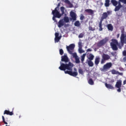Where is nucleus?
I'll return each instance as SVG.
<instances>
[{"instance_id":"f257e3e1","label":"nucleus","mask_w":126,"mask_h":126,"mask_svg":"<svg viewBox=\"0 0 126 126\" xmlns=\"http://www.w3.org/2000/svg\"><path fill=\"white\" fill-rule=\"evenodd\" d=\"M60 66H59V68L60 70H63L64 71V73L65 74H69L71 76H73L75 77V76H77L78 75V73L76 71L73 72L72 67H73V64L71 62H69L68 63H63L62 62L60 63Z\"/></svg>"},{"instance_id":"f03ea898","label":"nucleus","mask_w":126,"mask_h":126,"mask_svg":"<svg viewBox=\"0 0 126 126\" xmlns=\"http://www.w3.org/2000/svg\"><path fill=\"white\" fill-rule=\"evenodd\" d=\"M110 43V46L113 51H118L119 49H121L124 47V44H120L118 40L112 38ZM119 47V48H118Z\"/></svg>"},{"instance_id":"7ed1b4c3","label":"nucleus","mask_w":126,"mask_h":126,"mask_svg":"<svg viewBox=\"0 0 126 126\" xmlns=\"http://www.w3.org/2000/svg\"><path fill=\"white\" fill-rule=\"evenodd\" d=\"M60 6V4H58L57 7H56L54 10H52V14L53 17L52 19L55 22H58V21L56 20V18H61L62 17V14L60 13V12L58 10L59 9V7Z\"/></svg>"},{"instance_id":"20e7f679","label":"nucleus","mask_w":126,"mask_h":126,"mask_svg":"<svg viewBox=\"0 0 126 126\" xmlns=\"http://www.w3.org/2000/svg\"><path fill=\"white\" fill-rule=\"evenodd\" d=\"M120 42L121 44H126V32L125 31V28L121 30V35L120 36Z\"/></svg>"},{"instance_id":"39448f33","label":"nucleus","mask_w":126,"mask_h":126,"mask_svg":"<svg viewBox=\"0 0 126 126\" xmlns=\"http://www.w3.org/2000/svg\"><path fill=\"white\" fill-rule=\"evenodd\" d=\"M111 3H112V4H113V5H114V6H115L114 11L116 12L119 11V10H120L121 9V8H122V7H123V6H119L118 5V1L116 0H111Z\"/></svg>"},{"instance_id":"423d86ee","label":"nucleus","mask_w":126,"mask_h":126,"mask_svg":"<svg viewBox=\"0 0 126 126\" xmlns=\"http://www.w3.org/2000/svg\"><path fill=\"white\" fill-rule=\"evenodd\" d=\"M74 48H75V45H74V44H71L68 46H66L67 51L70 54L73 53Z\"/></svg>"},{"instance_id":"0eeeda50","label":"nucleus","mask_w":126,"mask_h":126,"mask_svg":"<svg viewBox=\"0 0 126 126\" xmlns=\"http://www.w3.org/2000/svg\"><path fill=\"white\" fill-rule=\"evenodd\" d=\"M111 59V57L108 54H103L102 55V59L101 61V63H104L106 61H108Z\"/></svg>"},{"instance_id":"6e6552de","label":"nucleus","mask_w":126,"mask_h":126,"mask_svg":"<svg viewBox=\"0 0 126 126\" xmlns=\"http://www.w3.org/2000/svg\"><path fill=\"white\" fill-rule=\"evenodd\" d=\"M112 14V11H107V12H104L102 14V16L101 18L100 21H103L104 19H107L108 15Z\"/></svg>"},{"instance_id":"1a4fd4ad","label":"nucleus","mask_w":126,"mask_h":126,"mask_svg":"<svg viewBox=\"0 0 126 126\" xmlns=\"http://www.w3.org/2000/svg\"><path fill=\"white\" fill-rule=\"evenodd\" d=\"M111 67H112V63H107L103 65L101 71H107V69H109Z\"/></svg>"},{"instance_id":"9d476101","label":"nucleus","mask_w":126,"mask_h":126,"mask_svg":"<svg viewBox=\"0 0 126 126\" xmlns=\"http://www.w3.org/2000/svg\"><path fill=\"white\" fill-rule=\"evenodd\" d=\"M70 16L71 17V18H70V20H73V21H75L76 20L77 15L74 12L71 11L70 12Z\"/></svg>"},{"instance_id":"9b49d317","label":"nucleus","mask_w":126,"mask_h":126,"mask_svg":"<svg viewBox=\"0 0 126 126\" xmlns=\"http://www.w3.org/2000/svg\"><path fill=\"white\" fill-rule=\"evenodd\" d=\"M61 61L62 62H64V63H68L69 62V59L68 57H67V55H64L61 57Z\"/></svg>"},{"instance_id":"f8f14e48","label":"nucleus","mask_w":126,"mask_h":126,"mask_svg":"<svg viewBox=\"0 0 126 126\" xmlns=\"http://www.w3.org/2000/svg\"><path fill=\"white\" fill-rule=\"evenodd\" d=\"M106 43H107V40L106 39H102L97 43V46L98 47H102V46H104Z\"/></svg>"},{"instance_id":"ddd939ff","label":"nucleus","mask_w":126,"mask_h":126,"mask_svg":"<svg viewBox=\"0 0 126 126\" xmlns=\"http://www.w3.org/2000/svg\"><path fill=\"white\" fill-rule=\"evenodd\" d=\"M64 25V22H63V19L60 20L59 22L58 27L61 28V27H63Z\"/></svg>"},{"instance_id":"4468645a","label":"nucleus","mask_w":126,"mask_h":126,"mask_svg":"<svg viewBox=\"0 0 126 126\" xmlns=\"http://www.w3.org/2000/svg\"><path fill=\"white\" fill-rule=\"evenodd\" d=\"M105 87H106V88H107L108 89H115L114 87L110 84H107V83H105Z\"/></svg>"},{"instance_id":"2eb2a0df","label":"nucleus","mask_w":126,"mask_h":126,"mask_svg":"<svg viewBox=\"0 0 126 126\" xmlns=\"http://www.w3.org/2000/svg\"><path fill=\"white\" fill-rule=\"evenodd\" d=\"M3 115H9V116H12L13 115V112H10L7 110H5L4 111Z\"/></svg>"},{"instance_id":"dca6fc26","label":"nucleus","mask_w":126,"mask_h":126,"mask_svg":"<svg viewBox=\"0 0 126 126\" xmlns=\"http://www.w3.org/2000/svg\"><path fill=\"white\" fill-rule=\"evenodd\" d=\"M86 12H87V13H89V14H94V11H93L91 9H87L85 10Z\"/></svg>"},{"instance_id":"f3484780","label":"nucleus","mask_w":126,"mask_h":126,"mask_svg":"<svg viewBox=\"0 0 126 126\" xmlns=\"http://www.w3.org/2000/svg\"><path fill=\"white\" fill-rule=\"evenodd\" d=\"M115 86L116 88H121L122 87V81L117 82Z\"/></svg>"},{"instance_id":"a211bd4d","label":"nucleus","mask_w":126,"mask_h":126,"mask_svg":"<svg viewBox=\"0 0 126 126\" xmlns=\"http://www.w3.org/2000/svg\"><path fill=\"white\" fill-rule=\"evenodd\" d=\"M100 63V57H96L95 61H94V63L96 64V65H98L99 64V63Z\"/></svg>"},{"instance_id":"6ab92c4d","label":"nucleus","mask_w":126,"mask_h":126,"mask_svg":"<svg viewBox=\"0 0 126 126\" xmlns=\"http://www.w3.org/2000/svg\"><path fill=\"white\" fill-rule=\"evenodd\" d=\"M103 22L102 21H100L99 23V31H103V26L102 25V23Z\"/></svg>"},{"instance_id":"aec40b11","label":"nucleus","mask_w":126,"mask_h":126,"mask_svg":"<svg viewBox=\"0 0 126 126\" xmlns=\"http://www.w3.org/2000/svg\"><path fill=\"white\" fill-rule=\"evenodd\" d=\"M104 5L106 7H109L110 6V0H106Z\"/></svg>"},{"instance_id":"412c9836","label":"nucleus","mask_w":126,"mask_h":126,"mask_svg":"<svg viewBox=\"0 0 126 126\" xmlns=\"http://www.w3.org/2000/svg\"><path fill=\"white\" fill-rule=\"evenodd\" d=\"M62 36H57L55 38V42L59 43L60 42V40L61 39Z\"/></svg>"},{"instance_id":"4be33fe9","label":"nucleus","mask_w":126,"mask_h":126,"mask_svg":"<svg viewBox=\"0 0 126 126\" xmlns=\"http://www.w3.org/2000/svg\"><path fill=\"white\" fill-rule=\"evenodd\" d=\"M88 64L89 66L92 67V66H93V65H94V63H93V62H92V61L89 60L88 61Z\"/></svg>"},{"instance_id":"5701e85b","label":"nucleus","mask_w":126,"mask_h":126,"mask_svg":"<svg viewBox=\"0 0 126 126\" xmlns=\"http://www.w3.org/2000/svg\"><path fill=\"white\" fill-rule=\"evenodd\" d=\"M63 21H64V22H65V23H68V22H69V19L68 18V17H64Z\"/></svg>"},{"instance_id":"b1692460","label":"nucleus","mask_w":126,"mask_h":126,"mask_svg":"<svg viewBox=\"0 0 126 126\" xmlns=\"http://www.w3.org/2000/svg\"><path fill=\"white\" fill-rule=\"evenodd\" d=\"M107 28L108 29V30H109L110 31H113V26L112 25V24H109L107 25Z\"/></svg>"},{"instance_id":"393cba45","label":"nucleus","mask_w":126,"mask_h":126,"mask_svg":"<svg viewBox=\"0 0 126 126\" xmlns=\"http://www.w3.org/2000/svg\"><path fill=\"white\" fill-rule=\"evenodd\" d=\"M88 83L90 84V85H94V81L91 78L89 79L88 80Z\"/></svg>"},{"instance_id":"a878e982","label":"nucleus","mask_w":126,"mask_h":126,"mask_svg":"<svg viewBox=\"0 0 126 126\" xmlns=\"http://www.w3.org/2000/svg\"><path fill=\"white\" fill-rule=\"evenodd\" d=\"M89 60L90 61H93V60H94V55H93L92 54H89Z\"/></svg>"},{"instance_id":"bb28decb","label":"nucleus","mask_w":126,"mask_h":126,"mask_svg":"<svg viewBox=\"0 0 126 126\" xmlns=\"http://www.w3.org/2000/svg\"><path fill=\"white\" fill-rule=\"evenodd\" d=\"M74 25H75V26H76V27H79V26H80V22H79V21H76L74 23Z\"/></svg>"},{"instance_id":"cd10ccee","label":"nucleus","mask_w":126,"mask_h":126,"mask_svg":"<svg viewBox=\"0 0 126 126\" xmlns=\"http://www.w3.org/2000/svg\"><path fill=\"white\" fill-rule=\"evenodd\" d=\"M78 72L79 73V74H81L82 75H83V70H82V69H81V68H79L78 69Z\"/></svg>"},{"instance_id":"c85d7f7f","label":"nucleus","mask_w":126,"mask_h":126,"mask_svg":"<svg viewBox=\"0 0 126 126\" xmlns=\"http://www.w3.org/2000/svg\"><path fill=\"white\" fill-rule=\"evenodd\" d=\"M111 73L112 74H118V71L115 69H112L111 70Z\"/></svg>"},{"instance_id":"c756f323","label":"nucleus","mask_w":126,"mask_h":126,"mask_svg":"<svg viewBox=\"0 0 126 126\" xmlns=\"http://www.w3.org/2000/svg\"><path fill=\"white\" fill-rule=\"evenodd\" d=\"M71 55H72L73 58H74L75 59L76 58H77V57H78V56H77V54H76V53H73L72 52V54H71Z\"/></svg>"},{"instance_id":"7c9ffc66","label":"nucleus","mask_w":126,"mask_h":126,"mask_svg":"<svg viewBox=\"0 0 126 126\" xmlns=\"http://www.w3.org/2000/svg\"><path fill=\"white\" fill-rule=\"evenodd\" d=\"M75 60L76 63H80V60H79V58H78V57L75 58Z\"/></svg>"},{"instance_id":"2f4dec72","label":"nucleus","mask_w":126,"mask_h":126,"mask_svg":"<svg viewBox=\"0 0 126 126\" xmlns=\"http://www.w3.org/2000/svg\"><path fill=\"white\" fill-rule=\"evenodd\" d=\"M89 30L90 31H95V28H93L92 26L89 27Z\"/></svg>"},{"instance_id":"473e14b6","label":"nucleus","mask_w":126,"mask_h":126,"mask_svg":"<svg viewBox=\"0 0 126 126\" xmlns=\"http://www.w3.org/2000/svg\"><path fill=\"white\" fill-rule=\"evenodd\" d=\"M2 122L5 124V125H7V122H5V119H4V116H2Z\"/></svg>"},{"instance_id":"72a5a7b5","label":"nucleus","mask_w":126,"mask_h":126,"mask_svg":"<svg viewBox=\"0 0 126 126\" xmlns=\"http://www.w3.org/2000/svg\"><path fill=\"white\" fill-rule=\"evenodd\" d=\"M84 36V33H81L79 34L78 36V38H83Z\"/></svg>"},{"instance_id":"f704fd0d","label":"nucleus","mask_w":126,"mask_h":126,"mask_svg":"<svg viewBox=\"0 0 126 126\" xmlns=\"http://www.w3.org/2000/svg\"><path fill=\"white\" fill-rule=\"evenodd\" d=\"M61 10L63 13V14L64 13V7H61Z\"/></svg>"},{"instance_id":"c9c22d12","label":"nucleus","mask_w":126,"mask_h":126,"mask_svg":"<svg viewBox=\"0 0 126 126\" xmlns=\"http://www.w3.org/2000/svg\"><path fill=\"white\" fill-rule=\"evenodd\" d=\"M86 55V54H83L82 56V58H81V62H84V59H85V56Z\"/></svg>"},{"instance_id":"e433bc0d","label":"nucleus","mask_w":126,"mask_h":126,"mask_svg":"<svg viewBox=\"0 0 126 126\" xmlns=\"http://www.w3.org/2000/svg\"><path fill=\"white\" fill-rule=\"evenodd\" d=\"M60 54L61 56H63V49H60Z\"/></svg>"},{"instance_id":"4c0bfd02","label":"nucleus","mask_w":126,"mask_h":126,"mask_svg":"<svg viewBox=\"0 0 126 126\" xmlns=\"http://www.w3.org/2000/svg\"><path fill=\"white\" fill-rule=\"evenodd\" d=\"M85 18V17L83 15H81L80 18V20H83Z\"/></svg>"},{"instance_id":"58836bf2","label":"nucleus","mask_w":126,"mask_h":126,"mask_svg":"<svg viewBox=\"0 0 126 126\" xmlns=\"http://www.w3.org/2000/svg\"><path fill=\"white\" fill-rule=\"evenodd\" d=\"M78 45H79V48L80 49H81V48H82V43L80 42L78 43Z\"/></svg>"},{"instance_id":"ea45409f","label":"nucleus","mask_w":126,"mask_h":126,"mask_svg":"<svg viewBox=\"0 0 126 126\" xmlns=\"http://www.w3.org/2000/svg\"><path fill=\"white\" fill-rule=\"evenodd\" d=\"M121 2L124 3V4H126V0H119Z\"/></svg>"},{"instance_id":"a19ab883","label":"nucleus","mask_w":126,"mask_h":126,"mask_svg":"<svg viewBox=\"0 0 126 126\" xmlns=\"http://www.w3.org/2000/svg\"><path fill=\"white\" fill-rule=\"evenodd\" d=\"M123 56H124V57H126V50H124L123 52Z\"/></svg>"},{"instance_id":"79ce46f5","label":"nucleus","mask_w":126,"mask_h":126,"mask_svg":"<svg viewBox=\"0 0 126 126\" xmlns=\"http://www.w3.org/2000/svg\"><path fill=\"white\" fill-rule=\"evenodd\" d=\"M116 54H117V52H116L111 53V55H112V56H116Z\"/></svg>"},{"instance_id":"37998d69","label":"nucleus","mask_w":126,"mask_h":126,"mask_svg":"<svg viewBox=\"0 0 126 126\" xmlns=\"http://www.w3.org/2000/svg\"><path fill=\"white\" fill-rule=\"evenodd\" d=\"M123 62H124V63H126V56H125V57L123 59Z\"/></svg>"},{"instance_id":"c03bdc74","label":"nucleus","mask_w":126,"mask_h":126,"mask_svg":"<svg viewBox=\"0 0 126 126\" xmlns=\"http://www.w3.org/2000/svg\"><path fill=\"white\" fill-rule=\"evenodd\" d=\"M118 74L119 75H121V76H123L124 75V73H121V72H119V71H118Z\"/></svg>"},{"instance_id":"a18cd8bd","label":"nucleus","mask_w":126,"mask_h":126,"mask_svg":"<svg viewBox=\"0 0 126 126\" xmlns=\"http://www.w3.org/2000/svg\"><path fill=\"white\" fill-rule=\"evenodd\" d=\"M118 4L119 6H123V5H122V4L121 3V1H120L118 2Z\"/></svg>"},{"instance_id":"49530a36","label":"nucleus","mask_w":126,"mask_h":126,"mask_svg":"<svg viewBox=\"0 0 126 126\" xmlns=\"http://www.w3.org/2000/svg\"><path fill=\"white\" fill-rule=\"evenodd\" d=\"M60 33L59 32H56L55 33V37H59Z\"/></svg>"},{"instance_id":"de8ad7c7","label":"nucleus","mask_w":126,"mask_h":126,"mask_svg":"<svg viewBox=\"0 0 126 126\" xmlns=\"http://www.w3.org/2000/svg\"><path fill=\"white\" fill-rule=\"evenodd\" d=\"M79 53H80V54L82 53H84V51H83L82 49H79Z\"/></svg>"},{"instance_id":"09e8293b","label":"nucleus","mask_w":126,"mask_h":126,"mask_svg":"<svg viewBox=\"0 0 126 126\" xmlns=\"http://www.w3.org/2000/svg\"><path fill=\"white\" fill-rule=\"evenodd\" d=\"M87 52H92V49L89 48L87 49Z\"/></svg>"},{"instance_id":"8fccbe9b","label":"nucleus","mask_w":126,"mask_h":126,"mask_svg":"<svg viewBox=\"0 0 126 126\" xmlns=\"http://www.w3.org/2000/svg\"><path fill=\"white\" fill-rule=\"evenodd\" d=\"M118 88V89H117V91L119 93L121 92V88Z\"/></svg>"},{"instance_id":"3c124183","label":"nucleus","mask_w":126,"mask_h":126,"mask_svg":"<svg viewBox=\"0 0 126 126\" xmlns=\"http://www.w3.org/2000/svg\"><path fill=\"white\" fill-rule=\"evenodd\" d=\"M116 36L117 39H119V38H120V33L117 34Z\"/></svg>"},{"instance_id":"603ef678","label":"nucleus","mask_w":126,"mask_h":126,"mask_svg":"<svg viewBox=\"0 0 126 126\" xmlns=\"http://www.w3.org/2000/svg\"><path fill=\"white\" fill-rule=\"evenodd\" d=\"M125 84H126V80H124L123 82V85H125Z\"/></svg>"},{"instance_id":"864d4df0","label":"nucleus","mask_w":126,"mask_h":126,"mask_svg":"<svg viewBox=\"0 0 126 126\" xmlns=\"http://www.w3.org/2000/svg\"><path fill=\"white\" fill-rule=\"evenodd\" d=\"M65 2H66L67 3H68V2H69V0H65Z\"/></svg>"},{"instance_id":"5fc2aeb1","label":"nucleus","mask_w":126,"mask_h":126,"mask_svg":"<svg viewBox=\"0 0 126 126\" xmlns=\"http://www.w3.org/2000/svg\"><path fill=\"white\" fill-rule=\"evenodd\" d=\"M74 70L75 71H76V70H76V68H74Z\"/></svg>"},{"instance_id":"6e6d98bb","label":"nucleus","mask_w":126,"mask_h":126,"mask_svg":"<svg viewBox=\"0 0 126 126\" xmlns=\"http://www.w3.org/2000/svg\"><path fill=\"white\" fill-rule=\"evenodd\" d=\"M5 126H9L6 125Z\"/></svg>"},{"instance_id":"4d7b16f0","label":"nucleus","mask_w":126,"mask_h":126,"mask_svg":"<svg viewBox=\"0 0 126 126\" xmlns=\"http://www.w3.org/2000/svg\"><path fill=\"white\" fill-rule=\"evenodd\" d=\"M126 66V64H125Z\"/></svg>"}]
</instances>
